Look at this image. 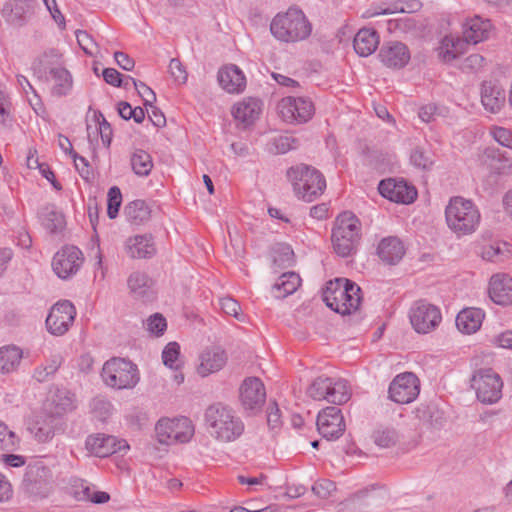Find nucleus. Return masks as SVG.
I'll return each instance as SVG.
<instances>
[{
	"label": "nucleus",
	"instance_id": "obj_1",
	"mask_svg": "<svg viewBox=\"0 0 512 512\" xmlns=\"http://www.w3.org/2000/svg\"><path fill=\"white\" fill-rule=\"evenodd\" d=\"M204 422L209 435L223 443L236 441L245 430L244 422L236 411L221 402L213 403L205 409Z\"/></svg>",
	"mask_w": 512,
	"mask_h": 512
},
{
	"label": "nucleus",
	"instance_id": "obj_2",
	"mask_svg": "<svg viewBox=\"0 0 512 512\" xmlns=\"http://www.w3.org/2000/svg\"><path fill=\"white\" fill-rule=\"evenodd\" d=\"M322 299L336 313L349 315L360 306L361 288L347 278H335L327 282Z\"/></svg>",
	"mask_w": 512,
	"mask_h": 512
},
{
	"label": "nucleus",
	"instance_id": "obj_3",
	"mask_svg": "<svg viewBox=\"0 0 512 512\" xmlns=\"http://www.w3.org/2000/svg\"><path fill=\"white\" fill-rule=\"evenodd\" d=\"M445 218L451 231L461 237L476 231L481 215L471 200L456 196L451 198L446 206Z\"/></svg>",
	"mask_w": 512,
	"mask_h": 512
},
{
	"label": "nucleus",
	"instance_id": "obj_4",
	"mask_svg": "<svg viewBox=\"0 0 512 512\" xmlns=\"http://www.w3.org/2000/svg\"><path fill=\"white\" fill-rule=\"evenodd\" d=\"M311 30V24L304 13L294 8L277 14L270 24L273 36L283 42L304 40L311 34Z\"/></svg>",
	"mask_w": 512,
	"mask_h": 512
},
{
	"label": "nucleus",
	"instance_id": "obj_5",
	"mask_svg": "<svg viewBox=\"0 0 512 512\" xmlns=\"http://www.w3.org/2000/svg\"><path fill=\"white\" fill-rule=\"evenodd\" d=\"M361 239V223L351 212L341 213L332 230L334 251L341 257L355 253Z\"/></svg>",
	"mask_w": 512,
	"mask_h": 512
},
{
	"label": "nucleus",
	"instance_id": "obj_6",
	"mask_svg": "<svg viewBox=\"0 0 512 512\" xmlns=\"http://www.w3.org/2000/svg\"><path fill=\"white\" fill-rule=\"evenodd\" d=\"M287 177L298 197L307 202L314 201L323 194L326 188V181L322 173L304 164L288 169Z\"/></svg>",
	"mask_w": 512,
	"mask_h": 512
},
{
	"label": "nucleus",
	"instance_id": "obj_7",
	"mask_svg": "<svg viewBox=\"0 0 512 512\" xmlns=\"http://www.w3.org/2000/svg\"><path fill=\"white\" fill-rule=\"evenodd\" d=\"M101 377L104 383L115 389H131L140 380L137 366L123 358H112L102 368Z\"/></svg>",
	"mask_w": 512,
	"mask_h": 512
},
{
	"label": "nucleus",
	"instance_id": "obj_8",
	"mask_svg": "<svg viewBox=\"0 0 512 512\" xmlns=\"http://www.w3.org/2000/svg\"><path fill=\"white\" fill-rule=\"evenodd\" d=\"M471 381L480 402L494 404L501 399L503 381L493 369L482 368L477 370Z\"/></svg>",
	"mask_w": 512,
	"mask_h": 512
},
{
	"label": "nucleus",
	"instance_id": "obj_9",
	"mask_svg": "<svg viewBox=\"0 0 512 512\" xmlns=\"http://www.w3.org/2000/svg\"><path fill=\"white\" fill-rule=\"evenodd\" d=\"M158 441L161 444L187 443L194 435V426L190 419H161L155 426Z\"/></svg>",
	"mask_w": 512,
	"mask_h": 512
},
{
	"label": "nucleus",
	"instance_id": "obj_10",
	"mask_svg": "<svg viewBox=\"0 0 512 512\" xmlns=\"http://www.w3.org/2000/svg\"><path fill=\"white\" fill-rule=\"evenodd\" d=\"M409 319L417 333L427 334L439 326L442 315L436 305L426 300H418L410 308Z\"/></svg>",
	"mask_w": 512,
	"mask_h": 512
},
{
	"label": "nucleus",
	"instance_id": "obj_11",
	"mask_svg": "<svg viewBox=\"0 0 512 512\" xmlns=\"http://www.w3.org/2000/svg\"><path fill=\"white\" fill-rule=\"evenodd\" d=\"M84 262L82 251L73 245L62 247L52 259V269L61 279L66 280L75 275Z\"/></svg>",
	"mask_w": 512,
	"mask_h": 512
},
{
	"label": "nucleus",
	"instance_id": "obj_12",
	"mask_svg": "<svg viewBox=\"0 0 512 512\" xmlns=\"http://www.w3.org/2000/svg\"><path fill=\"white\" fill-rule=\"evenodd\" d=\"M279 113L288 123H306L314 115L315 108L311 100L304 97H285L278 105Z\"/></svg>",
	"mask_w": 512,
	"mask_h": 512
},
{
	"label": "nucleus",
	"instance_id": "obj_13",
	"mask_svg": "<svg viewBox=\"0 0 512 512\" xmlns=\"http://www.w3.org/2000/svg\"><path fill=\"white\" fill-rule=\"evenodd\" d=\"M420 392L419 379L411 372L397 375L389 385V398L398 404L414 401Z\"/></svg>",
	"mask_w": 512,
	"mask_h": 512
},
{
	"label": "nucleus",
	"instance_id": "obj_14",
	"mask_svg": "<svg viewBox=\"0 0 512 512\" xmlns=\"http://www.w3.org/2000/svg\"><path fill=\"white\" fill-rule=\"evenodd\" d=\"M76 316L74 305L69 300H63L52 306L47 318V330L56 336L65 334Z\"/></svg>",
	"mask_w": 512,
	"mask_h": 512
},
{
	"label": "nucleus",
	"instance_id": "obj_15",
	"mask_svg": "<svg viewBox=\"0 0 512 512\" xmlns=\"http://www.w3.org/2000/svg\"><path fill=\"white\" fill-rule=\"evenodd\" d=\"M317 430L327 440H336L345 431L346 425L340 408L329 406L322 409L317 416Z\"/></svg>",
	"mask_w": 512,
	"mask_h": 512
},
{
	"label": "nucleus",
	"instance_id": "obj_16",
	"mask_svg": "<svg viewBox=\"0 0 512 512\" xmlns=\"http://www.w3.org/2000/svg\"><path fill=\"white\" fill-rule=\"evenodd\" d=\"M50 482V469L41 463H35L27 467L22 485L30 495L46 497L50 492Z\"/></svg>",
	"mask_w": 512,
	"mask_h": 512
},
{
	"label": "nucleus",
	"instance_id": "obj_17",
	"mask_svg": "<svg viewBox=\"0 0 512 512\" xmlns=\"http://www.w3.org/2000/svg\"><path fill=\"white\" fill-rule=\"evenodd\" d=\"M378 191L384 198L396 203L410 204L417 198L416 188L403 179L388 178L381 180Z\"/></svg>",
	"mask_w": 512,
	"mask_h": 512
},
{
	"label": "nucleus",
	"instance_id": "obj_18",
	"mask_svg": "<svg viewBox=\"0 0 512 512\" xmlns=\"http://www.w3.org/2000/svg\"><path fill=\"white\" fill-rule=\"evenodd\" d=\"M240 402L244 410L256 412L265 403L266 391L264 384L257 377L246 378L239 389Z\"/></svg>",
	"mask_w": 512,
	"mask_h": 512
},
{
	"label": "nucleus",
	"instance_id": "obj_19",
	"mask_svg": "<svg viewBox=\"0 0 512 512\" xmlns=\"http://www.w3.org/2000/svg\"><path fill=\"white\" fill-rule=\"evenodd\" d=\"M85 447L95 456L104 458L127 450L129 445L125 440H117L114 436L95 434L87 437Z\"/></svg>",
	"mask_w": 512,
	"mask_h": 512
},
{
	"label": "nucleus",
	"instance_id": "obj_20",
	"mask_svg": "<svg viewBox=\"0 0 512 512\" xmlns=\"http://www.w3.org/2000/svg\"><path fill=\"white\" fill-rule=\"evenodd\" d=\"M378 58L388 68L401 69L408 64L410 51L402 42L389 41L381 46Z\"/></svg>",
	"mask_w": 512,
	"mask_h": 512
},
{
	"label": "nucleus",
	"instance_id": "obj_21",
	"mask_svg": "<svg viewBox=\"0 0 512 512\" xmlns=\"http://www.w3.org/2000/svg\"><path fill=\"white\" fill-rule=\"evenodd\" d=\"M227 359V354L221 347H208L199 355L197 373L201 377L216 373L225 366Z\"/></svg>",
	"mask_w": 512,
	"mask_h": 512
},
{
	"label": "nucleus",
	"instance_id": "obj_22",
	"mask_svg": "<svg viewBox=\"0 0 512 512\" xmlns=\"http://www.w3.org/2000/svg\"><path fill=\"white\" fill-rule=\"evenodd\" d=\"M480 93L481 102L486 111L497 113L505 104V90L496 80L483 81Z\"/></svg>",
	"mask_w": 512,
	"mask_h": 512
},
{
	"label": "nucleus",
	"instance_id": "obj_23",
	"mask_svg": "<svg viewBox=\"0 0 512 512\" xmlns=\"http://www.w3.org/2000/svg\"><path fill=\"white\" fill-rule=\"evenodd\" d=\"M2 12L8 23L21 27L32 16L34 3L32 0H10L5 4Z\"/></svg>",
	"mask_w": 512,
	"mask_h": 512
},
{
	"label": "nucleus",
	"instance_id": "obj_24",
	"mask_svg": "<svg viewBox=\"0 0 512 512\" xmlns=\"http://www.w3.org/2000/svg\"><path fill=\"white\" fill-rule=\"evenodd\" d=\"M489 297L502 306L512 305V278L506 274H495L489 282Z\"/></svg>",
	"mask_w": 512,
	"mask_h": 512
},
{
	"label": "nucleus",
	"instance_id": "obj_25",
	"mask_svg": "<svg viewBox=\"0 0 512 512\" xmlns=\"http://www.w3.org/2000/svg\"><path fill=\"white\" fill-rule=\"evenodd\" d=\"M261 111L262 101L258 98L247 97L233 106L232 115L246 128L259 118Z\"/></svg>",
	"mask_w": 512,
	"mask_h": 512
},
{
	"label": "nucleus",
	"instance_id": "obj_26",
	"mask_svg": "<svg viewBox=\"0 0 512 512\" xmlns=\"http://www.w3.org/2000/svg\"><path fill=\"white\" fill-rule=\"evenodd\" d=\"M377 255L383 263L396 265L405 255V247L398 237L388 236L379 242Z\"/></svg>",
	"mask_w": 512,
	"mask_h": 512
},
{
	"label": "nucleus",
	"instance_id": "obj_27",
	"mask_svg": "<svg viewBox=\"0 0 512 512\" xmlns=\"http://www.w3.org/2000/svg\"><path fill=\"white\" fill-rule=\"evenodd\" d=\"M219 85L228 93H239L246 86V78L238 66L226 65L218 71Z\"/></svg>",
	"mask_w": 512,
	"mask_h": 512
},
{
	"label": "nucleus",
	"instance_id": "obj_28",
	"mask_svg": "<svg viewBox=\"0 0 512 512\" xmlns=\"http://www.w3.org/2000/svg\"><path fill=\"white\" fill-rule=\"evenodd\" d=\"M60 418L52 413L40 414L30 428L34 437L42 443L50 441L60 428Z\"/></svg>",
	"mask_w": 512,
	"mask_h": 512
},
{
	"label": "nucleus",
	"instance_id": "obj_29",
	"mask_svg": "<svg viewBox=\"0 0 512 512\" xmlns=\"http://www.w3.org/2000/svg\"><path fill=\"white\" fill-rule=\"evenodd\" d=\"M125 250L133 259L151 258L156 253V248L151 235H135L129 237L125 243Z\"/></svg>",
	"mask_w": 512,
	"mask_h": 512
},
{
	"label": "nucleus",
	"instance_id": "obj_30",
	"mask_svg": "<svg viewBox=\"0 0 512 512\" xmlns=\"http://www.w3.org/2000/svg\"><path fill=\"white\" fill-rule=\"evenodd\" d=\"M60 58L61 54L56 49L43 52L32 62L31 69L34 76L47 82L49 80L48 75L51 74V67H61Z\"/></svg>",
	"mask_w": 512,
	"mask_h": 512
},
{
	"label": "nucleus",
	"instance_id": "obj_31",
	"mask_svg": "<svg viewBox=\"0 0 512 512\" xmlns=\"http://www.w3.org/2000/svg\"><path fill=\"white\" fill-rule=\"evenodd\" d=\"M490 28L491 24L489 21L475 16L463 25V40L473 45L482 42L488 38Z\"/></svg>",
	"mask_w": 512,
	"mask_h": 512
},
{
	"label": "nucleus",
	"instance_id": "obj_32",
	"mask_svg": "<svg viewBox=\"0 0 512 512\" xmlns=\"http://www.w3.org/2000/svg\"><path fill=\"white\" fill-rule=\"evenodd\" d=\"M483 319L484 312L481 309L466 308L458 313L456 326L460 332L472 334L480 329Z\"/></svg>",
	"mask_w": 512,
	"mask_h": 512
},
{
	"label": "nucleus",
	"instance_id": "obj_33",
	"mask_svg": "<svg viewBox=\"0 0 512 512\" xmlns=\"http://www.w3.org/2000/svg\"><path fill=\"white\" fill-rule=\"evenodd\" d=\"M379 45V35L373 29H361L354 37L353 47L361 57L371 55Z\"/></svg>",
	"mask_w": 512,
	"mask_h": 512
},
{
	"label": "nucleus",
	"instance_id": "obj_34",
	"mask_svg": "<svg viewBox=\"0 0 512 512\" xmlns=\"http://www.w3.org/2000/svg\"><path fill=\"white\" fill-rule=\"evenodd\" d=\"M38 217L41 224L50 233H59L66 226L64 215L53 204L42 207L38 212Z\"/></svg>",
	"mask_w": 512,
	"mask_h": 512
},
{
	"label": "nucleus",
	"instance_id": "obj_35",
	"mask_svg": "<svg viewBox=\"0 0 512 512\" xmlns=\"http://www.w3.org/2000/svg\"><path fill=\"white\" fill-rule=\"evenodd\" d=\"M52 414L59 417L76 409V395L66 388L57 387L51 397Z\"/></svg>",
	"mask_w": 512,
	"mask_h": 512
},
{
	"label": "nucleus",
	"instance_id": "obj_36",
	"mask_svg": "<svg viewBox=\"0 0 512 512\" xmlns=\"http://www.w3.org/2000/svg\"><path fill=\"white\" fill-rule=\"evenodd\" d=\"M415 416L433 429H441L446 423L445 413L433 404H421L415 409Z\"/></svg>",
	"mask_w": 512,
	"mask_h": 512
},
{
	"label": "nucleus",
	"instance_id": "obj_37",
	"mask_svg": "<svg viewBox=\"0 0 512 512\" xmlns=\"http://www.w3.org/2000/svg\"><path fill=\"white\" fill-rule=\"evenodd\" d=\"M126 220L132 225H142L151 218V208L145 200L136 199L124 207Z\"/></svg>",
	"mask_w": 512,
	"mask_h": 512
},
{
	"label": "nucleus",
	"instance_id": "obj_38",
	"mask_svg": "<svg viewBox=\"0 0 512 512\" xmlns=\"http://www.w3.org/2000/svg\"><path fill=\"white\" fill-rule=\"evenodd\" d=\"M301 284V278L295 272L283 273L273 285L272 290L276 298H285L293 294Z\"/></svg>",
	"mask_w": 512,
	"mask_h": 512
},
{
	"label": "nucleus",
	"instance_id": "obj_39",
	"mask_svg": "<svg viewBox=\"0 0 512 512\" xmlns=\"http://www.w3.org/2000/svg\"><path fill=\"white\" fill-rule=\"evenodd\" d=\"M51 78L55 81L51 92L54 96L61 97L66 95L72 88V76L70 72L63 67H51Z\"/></svg>",
	"mask_w": 512,
	"mask_h": 512
},
{
	"label": "nucleus",
	"instance_id": "obj_40",
	"mask_svg": "<svg viewBox=\"0 0 512 512\" xmlns=\"http://www.w3.org/2000/svg\"><path fill=\"white\" fill-rule=\"evenodd\" d=\"M22 351L16 346L0 348V371L10 373L20 364Z\"/></svg>",
	"mask_w": 512,
	"mask_h": 512
},
{
	"label": "nucleus",
	"instance_id": "obj_41",
	"mask_svg": "<svg viewBox=\"0 0 512 512\" xmlns=\"http://www.w3.org/2000/svg\"><path fill=\"white\" fill-rule=\"evenodd\" d=\"M130 164L133 172L140 177L148 176L153 168L151 155L142 149L134 151L130 158Z\"/></svg>",
	"mask_w": 512,
	"mask_h": 512
},
{
	"label": "nucleus",
	"instance_id": "obj_42",
	"mask_svg": "<svg viewBox=\"0 0 512 512\" xmlns=\"http://www.w3.org/2000/svg\"><path fill=\"white\" fill-rule=\"evenodd\" d=\"M63 363L61 355L56 354L51 356L46 364H41L34 369L33 379L39 383H43L49 380L50 377L54 376Z\"/></svg>",
	"mask_w": 512,
	"mask_h": 512
},
{
	"label": "nucleus",
	"instance_id": "obj_43",
	"mask_svg": "<svg viewBox=\"0 0 512 512\" xmlns=\"http://www.w3.org/2000/svg\"><path fill=\"white\" fill-rule=\"evenodd\" d=\"M325 394L328 395L327 401L336 405L347 402L351 396L347 381L342 379L335 381L333 378H331L329 391Z\"/></svg>",
	"mask_w": 512,
	"mask_h": 512
},
{
	"label": "nucleus",
	"instance_id": "obj_44",
	"mask_svg": "<svg viewBox=\"0 0 512 512\" xmlns=\"http://www.w3.org/2000/svg\"><path fill=\"white\" fill-rule=\"evenodd\" d=\"M375 444L381 448H390L399 440L398 432L392 427H379L373 432Z\"/></svg>",
	"mask_w": 512,
	"mask_h": 512
},
{
	"label": "nucleus",
	"instance_id": "obj_45",
	"mask_svg": "<svg viewBox=\"0 0 512 512\" xmlns=\"http://www.w3.org/2000/svg\"><path fill=\"white\" fill-rule=\"evenodd\" d=\"M331 385V378L320 376L317 377L307 388V395L314 400H326L328 395L325 392L329 391V387Z\"/></svg>",
	"mask_w": 512,
	"mask_h": 512
},
{
	"label": "nucleus",
	"instance_id": "obj_46",
	"mask_svg": "<svg viewBox=\"0 0 512 512\" xmlns=\"http://www.w3.org/2000/svg\"><path fill=\"white\" fill-rule=\"evenodd\" d=\"M127 283L130 291L136 297H144L149 288L150 279L144 273L134 272L129 276Z\"/></svg>",
	"mask_w": 512,
	"mask_h": 512
},
{
	"label": "nucleus",
	"instance_id": "obj_47",
	"mask_svg": "<svg viewBox=\"0 0 512 512\" xmlns=\"http://www.w3.org/2000/svg\"><path fill=\"white\" fill-rule=\"evenodd\" d=\"M298 147V139L291 135H279L270 142V151L275 154H284Z\"/></svg>",
	"mask_w": 512,
	"mask_h": 512
},
{
	"label": "nucleus",
	"instance_id": "obj_48",
	"mask_svg": "<svg viewBox=\"0 0 512 512\" xmlns=\"http://www.w3.org/2000/svg\"><path fill=\"white\" fill-rule=\"evenodd\" d=\"M180 346L177 342H169L162 352V360L165 366L178 370L181 367L179 361Z\"/></svg>",
	"mask_w": 512,
	"mask_h": 512
},
{
	"label": "nucleus",
	"instance_id": "obj_49",
	"mask_svg": "<svg viewBox=\"0 0 512 512\" xmlns=\"http://www.w3.org/2000/svg\"><path fill=\"white\" fill-rule=\"evenodd\" d=\"M90 408L96 418L105 421L111 415L113 406L105 397L96 396L91 400Z\"/></svg>",
	"mask_w": 512,
	"mask_h": 512
},
{
	"label": "nucleus",
	"instance_id": "obj_50",
	"mask_svg": "<svg viewBox=\"0 0 512 512\" xmlns=\"http://www.w3.org/2000/svg\"><path fill=\"white\" fill-rule=\"evenodd\" d=\"M129 82L133 84L139 96L143 99L144 106L146 108L148 107V105L154 104V102L156 101V94L149 86H147L144 82L136 80L131 76H127L126 82L124 83V87H127Z\"/></svg>",
	"mask_w": 512,
	"mask_h": 512
},
{
	"label": "nucleus",
	"instance_id": "obj_51",
	"mask_svg": "<svg viewBox=\"0 0 512 512\" xmlns=\"http://www.w3.org/2000/svg\"><path fill=\"white\" fill-rule=\"evenodd\" d=\"M19 444V438L8 426L0 421V450L14 451Z\"/></svg>",
	"mask_w": 512,
	"mask_h": 512
},
{
	"label": "nucleus",
	"instance_id": "obj_52",
	"mask_svg": "<svg viewBox=\"0 0 512 512\" xmlns=\"http://www.w3.org/2000/svg\"><path fill=\"white\" fill-rule=\"evenodd\" d=\"M107 215L110 219L117 217L122 203V194L117 186H112L107 194Z\"/></svg>",
	"mask_w": 512,
	"mask_h": 512
},
{
	"label": "nucleus",
	"instance_id": "obj_53",
	"mask_svg": "<svg viewBox=\"0 0 512 512\" xmlns=\"http://www.w3.org/2000/svg\"><path fill=\"white\" fill-rule=\"evenodd\" d=\"M293 250L288 245L279 244L273 250V263L279 267L290 266L293 261Z\"/></svg>",
	"mask_w": 512,
	"mask_h": 512
},
{
	"label": "nucleus",
	"instance_id": "obj_54",
	"mask_svg": "<svg viewBox=\"0 0 512 512\" xmlns=\"http://www.w3.org/2000/svg\"><path fill=\"white\" fill-rule=\"evenodd\" d=\"M390 31H399L402 33H412L417 29L416 20L413 17L405 16L388 21Z\"/></svg>",
	"mask_w": 512,
	"mask_h": 512
},
{
	"label": "nucleus",
	"instance_id": "obj_55",
	"mask_svg": "<svg viewBox=\"0 0 512 512\" xmlns=\"http://www.w3.org/2000/svg\"><path fill=\"white\" fill-rule=\"evenodd\" d=\"M485 66V58L480 54H471L467 56L459 68L465 73H476Z\"/></svg>",
	"mask_w": 512,
	"mask_h": 512
},
{
	"label": "nucleus",
	"instance_id": "obj_56",
	"mask_svg": "<svg viewBox=\"0 0 512 512\" xmlns=\"http://www.w3.org/2000/svg\"><path fill=\"white\" fill-rule=\"evenodd\" d=\"M95 118L99 123V132L103 145L107 148L110 147L112 141V128L110 123L105 119L101 112L95 113Z\"/></svg>",
	"mask_w": 512,
	"mask_h": 512
},
{
	"label": "nucleus",
	"instance_id": "obj_57",
	"mask_svg": "<svg viewBox=\"0 0 512 512\" xmlns=\"http://www.w3.org/2000/svg\"><path fill=\"white\" fill-rule=\"evenodd\" d=\"M410 160L414 166L422 169H428L433 164L431 157L420 147L413 149Z\"/></svg>",
	"mask_w": 512,
	"mask_h": 512
},
{
	"label": "nucleus",
	"instance_id": "obj_58",
	"mask_svg": "<svg viewBox=\"0 0 512 512\" xmlns=\"http://www.w3.org/2000/svg\"><path fill=\"white\" fill-rule=\"evenodd\" d=\"M335 490V483L328 479L319 480L312 486L313 493L321 499L328 498Z\"/></svg>",
	"mask_w": 512,
	"mask_h": 512
},
{
	"label": "nucleus",
	"instance_id": "obj_59",
	"mask_svg": "<svg viewBox=\"0 0 512 512\" xmlns=\"http://www.w3.org/2000/svg\"><path fill=\"white\" fill-rule=\"evenodd\" d=\"M169 72L176 82L180 84L186 83L188 73L179 59H171L169 63Z\"/></svg>",
	"mask_w": 512,
	"mask_h": 512
},
{
	"label": "nucleus",
	"instance_id": "obj_60",
	"mask_svg": "<svg viewBox=\"0 0 512 512\" xmlns=\"http://www.w3.org/2000/svg\"><path fill=\"white\" fill-rule=\"evenodd\" d=\"M491 134L500 145L512 149V132L504 127H494Z\"/></svg>",
	"mask_w": 512,
	"mask_h": 512
},
{
	"label": "nucleus",
	"instance_id": "obj_61",
	"mask_svg": "<svg viewBox=\"0 0 512 512\" xmlns=\"http://www.w3.org/2000/svg\"><path fill=\"white\" fill-rule=\"evenodd\" d=\"M167 327L166 319L159 313H155L148 319V330L157 336L162 335Z\"/></svg>",
	"mask_w": 512,
	"mask_h": 512
},
{
	"label": "nucleus",
	"instance_id": "obj_62",
	"mask_svg": "<svg viewBox=\"0 0 512 512\" xmlns=\"http://www.w3.org/2000/svg\"><path fill=\"white\" fill-rule=\"evenodd\" d=\"M220 306L225 314L239 318L241 307L235 299L230 297L222 298L220 300Z\"/></svg>",
	"mask_w": 512,
	"mask_h": 512
},
{
	"label": "nucleus",
	"instance_id": "obj_63",
	"mask_svg": "<svg viewBox=\"0 0 512 512\" xmlns=\"http://www.w3.org/2000/svg\"><path fill=\"white\" fill-rule=\"evenodd\" d=\"M104 81L114 87H121L123 84L122 74L114 68H105L102 72Z\"/></svg>",
	"mask_w": 512,
	"mask_h": 512
},
{
	"label": "nucleus",
	"instance_id": "obj_64",
	"mask_svg": "<svg viewBox=\"0 0 512 512\" xmlns=\"http://www.w3.org/2000/svg\"><path fill=\"white\" fill-rule=\"evenodd\" d=\"M481 255L484 260L495 262L500 260L502 250L498 244L486 245L483 247Z\"/></svg>",
	"mask_w": 512,
	"mask_h": 512
}]
</instances>
